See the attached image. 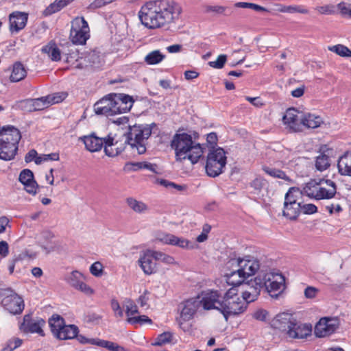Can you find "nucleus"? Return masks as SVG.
Masks as SVG:
<instances>
[{
  "label": "nucleus",
  "mask_w": 351,
  "mask_h": 351,
  "mask_svg": "<svg viewBox=\"0 0 351 351\" xmlns=\"http://www.w3.org/2000/svg\"><path fill=\"white\" fill-rule=\"evenodd\" d=\"M75 289L88 295L93 293V290L90 287L84 283L82 280L78 283L77 286H76Z\"/></svg>",
  "instance_id": "63"
},
{
  "label": "nucleus",
  "mask_w": 351,
  "mask_h": 351,
  "mask_svg": "<svg viewBox=\"0 0 351 351\" xmlns=\"http://www.w3.org/2000/svg\"><path fill=\"white\" fill-rule=\"evenodd\" d=\"M171 146L175 151L177 161L188 159L192 164H195L204 152L202 145L193 141L191 135L186 133L176 134L171 142Z\"/></svg>",
  "instance_id": "2"
},
{
  "label": "nucleus",
  "mask_w": 351,
  "mask_h": 351,
  "mask_svg": "<svg viewBox=\"0 0 351 351\" xmlns=\"http://www.w3.org/2000/svg\"><path fill=\"white\" fill-rule=\"evenodd\" d=\"M330 165V159L325 154H320L315 159V167L317 170L322 171L328 169Z\"/></svg>",
  "instance_id": "40"
},
{
  "label": "nucleus",
  "mask_w": 351,
  "mask_h": 351,
  "mask_svg": "<svg viewBox=\"0 0 351 351\" xmlns=\"http://www.w3.org/2000/svg\"><path fill=\"white\" fill-rule=\"evenodd\" d=\"M199 306L197 299L192 298L185 301L181 311L180 319L184 322L191 319Z\"/></svg>",
  "instance_id": "25"
},
{
  "label": "nucleus",
  "mask_w": 351,
  "mask_h": 351,
  "mask_svg": "<svg viewBox=\"0 0 351 351\" xmlns=\"http://www.w3.org/2000/svg\"><path fill=\"white\" fill-rule=\"evenodd\" d=\"M42 52L47 54L52 61H60L61 60V52L54 42H50L42 48Z\"/></svg>",
  "instance_id": "29"
},
{
  "label": "nucleus",
  "mask_w": 351,
  "mask_h": 351,
  "mask_svg": "<svg viewBox=\"0 0 351 351\" xmlns=\"http://www.w3.org/2000/svg\"><path fill=\"white\" fill-rule=\"evenodd\" d=\"M300 211L306 215H312L317 212V207L313 204H301Z\"/></svg>",
  "instance_id": "58"
},
{
  "label": "nucleus",
  "mask_w": 351,
  "mask_h": 351,
  "mask_svg": "<svg viewBox=\"0 0 351 351\" xmlns=\"http://www.w3.org/2000/svg\"><path fill=\"white\" fill-rule=\"evenodd\" d=\"M248 304L243 297H234L227 300H222V307L221 313L223 315L226 320L231 315L241 314L247 309Z\"/></svg>",
  "instance_id": "11"
},
{
  "label": "nucleus",
  "mask_w": 351,
  "mask_h": 351,
  "mask_svg": "<svg viewBox=\"0 0 351 351\" xmlns=\"http://www.w3.org/2000/svg\"><path fill=\"white\" fill-rule=\"evenodd\" d=\"M315 10L321 14H332L335 13L333 6L331 5L318 6Z\"/></svg>",
  "instance_id": "64"
},
{
  "label": "nucleus",
  "mask_w": 351,
  "mask_h": 351,
  "mask_svg": "<svg viewBox=\"0 0 351 351\" xmlns=\"http://www.w3.org/2000/svg\"><path fill=\"white\" fill-rule=\"evenodd\" d=\"M79 141L83 142L88 151L95 152L99 151L103 147L105 138H99L93 133L80 137Z\"/></svg>",
  "instance_id": "23"
},
{
  "label": "nucleus",
  "mask_w": 351,
  "mask_h": 351,
  "mask_svg": "<svg viewBox=\"0 0 351 351\" xmlns=\"http://www.w3.org/2000/svg\"><path fill=\"white\" fill-rule=\"evenodd\" d=\"M181 12L180 6L173 0H155L145 3L138 16L146 27L156 29L175 23Z\"/></svg>",
  "instance_id": "1"
},
{
  "label": "nucleus",
  "mask_w": 351,
  "mask_h": 351,
  "mask_svg": "<svg viewBox=\"0 0 351 351\" xmlns=\"http://www.w3.org/2000/svg\"><path fill=\"white\" fill-rule=\"evenodd\" d=\"M103 147L106 155L109 157L117 156L125 149V144L119 141L114 142V138L110 136L105 137Z\"/></svg>",
  "instance_id": "24"
},
{
  "label": "nucleus",
  "mask_w": 351,
  "mask_h": 351,
  "mask_svg": "<svg viewBox=\"0 0 351 351\" xmlns=\"http://www.w3.org/2000/svg\"><path fill=\"white\" fill-rule=\"evenodd\" d=\"M114 97L124 104H127L128 106H130L131 108L132 107L133 103L134 101L133 98L128 95L119 94L118 95H115Z\"/></svg>",
  "instance_id": "61"
},
{
  "label": "nucleus",
  "mask_w": 351,
  "mask_h": 351,
  "mask_svg": "<svg viewBox=\"0 0 351 351\" xmlns=\"http://www.w3.org/2000/svg\"><path fill=\"white\" fill-rule=\"evenodd\" d=\"M2 303L5 309L14 315L21 313L24 308V302L22 298L16 294L5 297Z\"/></svg>",
  "instance_id": "21"
},
{
  "label": "nucleus",
  "mask_w": 351,
  "mask_h": 351,
  "mask_svg": "<svg viewBox=\"0 0 351 351\" xmlns=\"http://www.w3.org/2000/svg\"><path fill=\"white\" fill-rule=\"evenodd\" d=\"M90 272L96 277L102 276L104 272V267L100 262H95L90 267Z\"/></svg>",
  "instance_id": "56"
},
{
  "label": "nucleus",
  "mask_w": 351,
  "mask_h": 351,
  "mask_svg": "<svg viewBox=\"0 0 351 351\" xmlns=\"http://www.w3.org/2000/svg\"><path fill=\"white\" fill-rule=\"evenodd\" d=\"M318 293L319 289L312 286H308L304 291V296L308 299L315 298Z\"/></svg>",
  "instance_id": "60"
},
{
  "label": "nucleus",
  "mask_w": 351,
  "mask_h": 351,
  "mask_svg": "<svg viewBox=\"0 0 351 351\" xmlns=\"http://www.w3.org/2000/svg\"><path fill=\"white\" fill-rule=\"evenodd\" d=\"M301 194L297 187H291L289 189L285 197V202L288 204H301L297 202L298 197Z\"/></svg>",
  "instance_id": "42"
},
{
  "label": "nucleus",
  "mask_w": 351,
  "mask_h": 351,
  "mask_svg": "<svg viewBox=\"0 0 351 351\" xmlns=\"http://www.w3.org/2000/svg\"><path fill=\"white\" fill-rule=\"evenodd\" d=\"M262 169L265 173L272 178L282 179L285 181H291V179L287 176L285 172L280 169L267 165H263Z\"/></svg>",
  "instance_id": "36"
},
{
  "label": "nucleus",
  "mask_w": 351,
  "mask_h": 351,
  "mask_svg": "<svg viewBox=\"0 0 351 351\" xmlns=\"http://www.w3.org/2000/svg\"><path fill=\"white\" fill-rule=\"evenodd\" d=\"M19 180L24 186V189L30 195H35L37 193L38 185L34 180L33 172L25 169L19 174Z\"/></svg>",
  "instance_id": "19"
},
{
  "label": "nucleus",
  "mask_w": 351,
  "mask_h": 351,
  "mask_svg": "<svg viewBox=\"0 0 351 351\" xmlns=\"http://www.w3.org/2000/svg\"><path fill=\"white\" fill-rule=\"evenodd\" d=\"M22 344V340L18 337H12L4 344L1 351H14Z\"/></svg>",
  "instance_id": "45"
},
{
  "label": "nucleus",
  "mask_w": 351,
  "mask_h": 351,
  "mask_svg": "<svg viewBox=\"0 0 351 351\" xmlns=\"http://www.w3.org/2000/svg\"><path fill=\"white\" fill-rule=\"evenodd\" d=\"M92 345H97L101 348H105L110 351H129L124 347L119 346L117 343L102 339H92Z\"/></svg>",
  "instance_id": "32"
},
{
  "label": "nucleus",
  "mask_w": 351,
  "mask_h": 351,
  "mask_svg": "<svg viewBox=\"0 0 351 351\" xmlns=\"http://www.w3.org/2000/svg\"><path fill=\"white\" fill-rule=\"evenodd\" d=\"M232 265L237 264L238 269L227 275V282L232 286L241 285L244 280L254 275L260 268L259 261L250 256L243 258L233 259Z\"/></svg>",
  "instance_id": "4"
},
{
  "label": "nucleus",
  "mask_w": 351,
  "mask_h": 351,
  "mask_svg": "<svg viewBox=\"0 0 351 351\" xmlns=\"http://www.w3.org/2000/svg\"><path fill=\"white\" fill-rule=\"evenodd\" d=\"M302 127L304 126L306 128H317L323 123V119L321 117L312 113L302 114Z\"/></svg>",
  "instance_id": "28"
},
{
  "label": "nucleus",
  "mask_w": 351,
  "mask_h": 351,
  "mask_svg": "<svg viewBox=\"0 0 351 351\" xmlns=\"http://www.w3.org/2000/svg\"><path fill=\"white\" fill-rule=\"evenodd\" d=\"M82 279L83 275L77 271H74L67 277L66 281L71 287L75 288Z\"/></svg>",
  "instance_id": "48"
},
{
  "label": "nucleus",
  "mask_w": 351,
  "mask_h": 351,
  "mask_svg": "<svg viewBox=\"0 0 351 351\" xmlns=\"http://www.w3.org/2000/svg\"><path fill=\"white\" fill-rule=\"evenodd\" d=\"M67 94L65 93H55L53 94L48 95L44 99L47 101V104L51 106L55 104H58L62 101L66 97Z\"/></svg>",
  "instance_id": "44"
},
{
  "label": "nucleus",
  "mask_w": 351,
  "mask_h": 351,
  "mask_svg": "<svg viewBox=\"0 0 351 351\" xmlns=\"http://www.w3.org/2000/svg\"><path fill=\"white\" fill-rule=\"evenodd\" d=\"M78 328L75 325H63L56 337L59 339H70L75 338L78 333Z\"/></svg>",
  "instance_id": "30"
},
{
  "label": "nucleus",
  "mask_w": 351,
  "mask_h": 351,
  "mask_svg": "<svg viewBox=\"0 0 351 351\" xmlns=\"http://www.w3.org/2000/svg\"><path fill=\"white\" fill-rule=\"evenodd\" d=\"M45 321L43 319H32L31 315H25L21 325V330L25 333H37L43 337L45 335L43 327Z\"/></svg>",
  "instance_id": "15"
},
{
  "label": "nucleus",
  "mask_w": 351,
  "mask_h": 351,
  "mask_svg": "<svg viewBox=\"0 0 351 351\" xmlns=\"http://www.w3.org/2000/svg\"><path fill=\"white\" fill-rule=\"evenodd\" d=\"M94 111L97 114L106 117L115 115L114 97L109 95L97 101Z\"/></svg>",
  "instance_id": "17"
},
{
  "label": "nucleus",
  "mask_w": 351,
  "mask_h": 351,
  "mask_svg": "<svg viewBox=\"0 0 351 351\" xmlns=\"http://www.w3.org/2000/svg\"><path fill=\"white\" fill-rule=\"evenodd\" d=\"M263 288H265L271 298H277L285 288V278L282 274L267 273L262 277Z\"/></svg>",
  "instance_id": "10"
},
{
  "label": "nucleus",
  "mask_w": 351,
  "mask_h": 351,
  "mask_svg": "<svg viewBox=\"0 0 351 351\" xmlns=\"http://www.w3.org/2000/svg\"><path fill=\"white\" fill-rule=\"evenodd\" d=\"M227 60V56L225 54L219 55L215 61H210L208 64L210 67L220 69L224 66Z\"/></svg>",
  "instance_id": "52"
},
{
  "label": "nucleus",
  "mask_w": 351,
  "mask_h": 351,
  "mask_svg": "<svg viewBox=\"0 0 351 351\" xmlns=\"http://www.w3.org/2000/svg\"><path fill=\"white\" fill-rule=\"evenodd\" d=\"M28 14L22 12H13L9 16L10 31L18 33L23 29L27 23Z\"/></svg>",
  "instance_id": "20"
},
{
  "label": "nucleus",
  "mask_w": 351,
  "mask_h": 351,
  "mask_svg": "<svg viewBox=\"0 0 351 351\" xmlns=\"http://www.w3.org/2000/svg\"><path fill=\"white\" fill-rule=\"evenodd\" d=\"M64 324L62 317L58 315H54L49 319V325L53 335L56 337Z\"/></svg>",
  "instance_id": "38"
},
{
  "label": "nucleus",
  "mask_w": 351,
  "mask_h": 351,
  "mask_svg": "<svg viewBox=\"0 0 351 351\" xmlns=\"http://www.w3.org/2000/svg\"><path fill=\"white\" fill-rule=\"evenodd\" d=\"M337 167L341 175L351 176V151L346 152L339 158Z\"/></svg>",
  "instance_id": "27"
},
{
  "label": "nucleus",
  "mask_w": 351,
  "mask_h": 351,
  "mask_svg": "<svg viewBox=\"0 0 351 351\" xmlns=\"http://www.w3.org/2000/svg\"><path fill=\"white\" fill-rule=\"evenodd\" d=\"M337 328L336 319L323 317L315 325L314 332L317 337H325L332 334Z\"/></svg>",
  "instance_id": "14"
},
{
  "label": "nucleus",
  "mask_w": 351,
  "mask_h": 351,
  "mask_svg": "<svg viewBox=\"0 0 351 351\" xmlns=\"http://www.w3.org/2000/svg\"><path fill=\"white\" fill-rule=\"evenodd\" d=\"M60 157L58 153H51L49 154H43L39 156L36 158V164L40 165L43 162L48 161V160H53L57 161L59 160Z\"/></svg>",
  "instance_id": "53"
},
{
  "label": "nucleus",
  "mask_w": 351,
  "mask_h": 351,
  "mask_svg": "<svg viewBox=\"0 0 351 351\" xmlns=\"http://www.w3.org/2000/svg\"><path fill=\"white\" fill-rule=\"evenodd\" d=\"M301 204L284 203L283 215L291 220H295L300 213Z\"/></svg>",
  "instance_id": "31"
},
{
  "label": "nucleus",
  "mask_w": 351,
  "mask_h": 351,
  "mask_svg": "<svg viewBox=\"0 0 351 351\" xmlns=\"http://www.w3.org/2000/svg\"><path fill=\"white\" fill-rule=\"evenodd\" d=\"M27 75L24 66L21 62H16L13 65L10 80L13 82H18L23 80Z\"/></svg>",
  "instance_id": "33"
},
{
  "label": "nucleus",
  "mask_w": 351,
  "mask_h": 351,
  "mask_svg": "<svg viewBox=\"0 0 351 351\" xmlns=\"http://www.w3.org/2000/svg\"><path fill=\"white\" fill-rule=\"evenodd\" d=\"M89 27L84 17H76L71 22L70 39L73 44L84 45L89 38Z\"/></svg>",
  "instance_id": "9"
},
{
  "label": "nucleus",
  "mask_w": 351,
  "mask_h": 351,
  "mask_svg": "<svg viewBox=\"0 0 351 351\" xmlns=\"http://www.w3.org/2000/svg\"><path fill=\"white\" fill-rule=\"evenodd\" d=\"M124 307L125 308V314L128 317L132 316L138 313V306L134 301L130 299H128L125 301Z\"/></svg>",
  "instance_id": "51"
},
{
  "label": "nucleus",
  "mask_w": 351,
  "mask_h": 351,
  "mask_svg": "<svg viewBox=\"0 0 351 351\" xmlns=\"http://www.w3.org/2000/svg\"><path fill=\"white\" fill-rule=\"evenodd\" d=\"M152 134V128L147 125H134L129 126V132L125 143L130 146L133 152L143 154L146 152V141Z\"/></svg>",
  "instance_id": "7"
},
{
  "label": "nucleus",
  "mask_w": 351,
  "mask_h": 351,
  "mask_svg": "<svg viewBox=\"0 0 351 351\" xmlns=\"http://www.w3.org/2000/svg\"><path fill=\"white\" fill-rule=\"evenodd\" d=\"M86 62L88 68H98L101 65V60L100 55L96 51H92L84 57H82V60Z\"/></svg>",
  "instance_id": "34"
},
{
  "label": "nucleus",
  "mask_w": 351,
  "mask_h": 351,
  "mask_svg": "<svg viewBox=\"0 0 351 351\" xmlns=\"http://www.w3.org/2000/svg\"><path fill=\"white\" fill-rule=\"evenodd\" d=\"M172 334L169 332H165L159 335L155 341L152 343V346H159L171 342Z\"/></svg>",
  "instance_id": "49"
},
{
  "label": "nucleus",
  "mask_w": 351,
  "mask_h": 351,
  "mask_svg": "<svg viewBox=\"0 0 351 351\" xmlns=\"http://www.w3.org/2000/svg\"><path fill=\"white\" fill-rule=\"evenodd\" d=\"M154 259V250H147L139 257L138 263L146 275H151L156 271V264Z\"/></svg>",
  "instance_id": "18"
},
{
  "label": "nucleus",
  "mask_w": 351,
  "mask_h": 351,
  "mask_svg": "<svg viewBox=\"0 0 351 351\" xmlns=\"http://www.w3.org/2000/svg\"><path fill=\"white\" fill-rule=\"evenodd\" d=\"M337 7L342 16L351 18V3L341 1L337 5Z\"/></svg>",
  "instance_id": "50"
},
{
  "label": "nucleus",
  "mask_w": 351,
  "mask_h": 351,
  "mask_svg": "<svg viewBox=\"0 0 351 351\" xmlns=\"http://www.w3.org/2000/svg\"><path fill=\"white\" fill-rule=\"evenodd\" d=\"M46 96L34 99H27L22 101L21 104L22 108H26L29 111L41 110L49 106V104H47V101L44 100Z\"/></svg>",
  "instance_id": "26"
},
{
  "label": "nucleus",
  "mask_w": 351,
  "mask_h": 351,
  "mask_svg": "<svg viewBox=\"0 0 351 351\" xmlns=\"http://www.w3.org/2000/svg\"><path fill=\"white\" fill-rule=\"evenodd\" d=\"M128 206L135 213H143L148 210V206L144 202L138 201L133 197H128L126 199Z\"/></svg>",
  "instance_id": "37"
},
{
  "label": "nucleus",
  "mask_w": 351,
  "mask_h": 351,
  "mask_svg": "<svg viewBox=\"0 0 351 351\" xmlns=\"http://www.w3.org/2000/svg\"><path fill=\"white\" fill-rule=\"evenodd\" d=\"M165 58V56L159 50H154L145 57V62L149 65L156 64L162 62Z\"/></svg>",
  "instance_id": "39"
},
{
  "label": "nucleus",
  "mask_w": 351,
  "mask_h": 351,
  "mask_svg": "<svg viewBox=\"0 0 351 351\" xmlns=\"http://www.w3.org/2000/svg\"><path fill=\"white\" fill-rule=\"evenodd\" d=\"M303 193L310 198L317 200L329 199L337 193L336 183L329 179L313 180L306 184Z\"/></svg>",
  "instance_id": "6"
},
{
  "label": "nucleus",
  "mask_w": 351,
  "mask_h": 351,
  "mask_svg": "<svg viewBox=\"0 0 351 351\" xmlns=\"http://www.w3.org/2000/svg\"><path fill=\"white\" fill-rule=\"evenodd\" d=\"M115 114L128 112L131 107L114 97Z\"/></svg>",
  "instance_id": "55"
},
{
  "label": "nucleus",
  "mask_w": 351,
  "mask_h": 351,
  "mask_svg": "<svg viewBox=\"0 0 351 351\" xmlns=\"http://www.w3.org/2000/svg\"><path fill=\"white\" fill-rule=\"evenodd\" d=\"M154 259L156 261H160L165 264L167 265H177V262L175 261L174 258L169 254H167L164 252L160 251L154 250Z\"/></svg>",
  "instance_id": "43"
},
{
  "label": "nucleus",
  "mask_w": 351,
  "mask_h": 351,
  "mask_svg": "<svg viewBox=\"0 0 351 351\" xmlns=\"http://www.w3.org/2000/svg\"><path fill=\"white\" fill-rule=\"evenodd\" d=\"M60 10H61L60 6H58V4L54 1L45 8V10L43 11V15L45 16H50Z\"/></svg>",
  "instance_id": "59"
},
{
  "label": "nucleus",
  "mask_w": 351,
  "mask_h": 351,
  "mask_svg": "<svg viewBox=\"0 0 351 351\" xmlns=\"http://www.w3.org/2000/svg\"><path fill=\"white\" fill-rule=\"evenodd\" d=\"M235 8H250L252 9L257 12H267V8L261 6L259 5L253 3H247V2H237L234 4Z\"/></svg>",
  "instance_id": "47"
},
{
  "label": "nucleus",
  "mask_w": 351,
  "mask_h": 351,
  "mask_svg": "<svg viewBox=\"0 0 351 351\" xmlns=\"http://www.w3.org/2000/svg\"><path fill=\"white\" fill-rule=\"evenodd\" d=\"M21 138L20 131L14 126L8 125L0 133V159L10 160L14 158Z\"/></svg>",
  "instance_id": "5"
},
{
  "label": "nucleus",
  "mask_w": 351,
  "mask_h": 351,
  "mask_svg": "<svg viewBox=\"0 0 351 351\" xmlns=\"http://www.w3.org/2000/svg\"><path fill=\"white\" fill-rule=\"evenodd\" d=\"M115 0H95L90 4V8L91 9H98L106 6Z\"/></svg>",
  "instance_id": "62"
},
{
  "label": "nucleus",
  "mask_w": 351,
  "mask_h": 351,
  "mask_svg": "<svg viewBox=\"0 0 351 351\" xmlns=\"http://www.w3.org/2000/svg\"><path fill=\"white\" fill-rule=\"evenodd\" d=\"M329 50L342 57H351V50L342 45H337L330 47Z\"/></svg>",
  "instance_id": "46"
},
{
  "label": "nucleus",
  "mask_w": 351,
  "mask_h": 351,
  "mask_svg": "<svg viewBox=\"0 0 351 351\" xmlns=\"http://www.w3.org/2000/svg\"><path fill=\"white\" fill-rule=\"evenodd\" d=\"M279 12L283 13H300V14H308V10L303 5H281L279 8Z\"/></svg>",
  "instance_id": "41"
},
{
  "label": "nucleus",
  "mask_w": 351,
  "mask_h": 351,
  "mask_svg": "<svg viewBox=\"0 0 351 351\" xmlns=\"http://www.w3.org/2000/svg\"><path fill=\"white\" fill-rule=\"evenodd\" d=\"M272 326L293 339H303L311 334V326L299 322L292 314L282 313L276 316Z\"/></svg>",
  "instance_id": "3"
},
{
  "label": "nucleus",
  "mask_w": 351,
  "mask_h": 351,
  "mask_svg": "<svg viewBox=\"0 0 351 351\" xmlns=\"http://www.w3.org/2000/svg\"><path fill=\"white\" fill-rule=\"evenodd\" d=\"M266 184L267 181L261 177H256L250 183L251 187H252L257 193L261 192Z\"/></svg>",
  "instance_id": "54"
},
{
  "label": "nucleus",
  "mask_w": 351,
  "mask_h": 351,
  "mask_svg": "<svg viewBox=\"0 0 351 351\" xmlns=\"http://www.w3.org/2000/svg\"><path fill=\"white\" fill-rule=\"evenodd\" d=\"M111 308L114 312V316L118 318H122L123 317V311L116 299L111 300Z\"/></svg>",
  "instance_id": "57"
},
{
  "label": "nucleus",
  "mask_w": 351,
  "mask_h": 351,
  "mask_svg": "<svg viewBox=\"0 0 351 351\" xmlns=\"http://www.w3.org/2000/svg\"><path fill=\"white\" fill-rule=\"evenodd\" d=\"M262 276H258L254 279L243 284L242 297L247 304L255 301L260 295L261 291L263 289Z\"/></svg>",
  "instance_id": "13"
},
{
  "label": "nucleus",
  "mask_w": 351,
  "mask_h": 351,
  "mask_svg": "<svg viewBox=\"0 0 351 351\" xmlns=\"http://www.w3.org/2000/svg\"><path fill=\"white\" fill-rule=\"evenodd\" d=\"M206 12H213L218 15H223L224 16H230L232 15L233 10L230 7L223 6L219 5H207L205 8Z\"/></svg>",
  "instance_id": "35"
},
{
  "label": "nucleus",
  "mask_w": 351,
  "mask_h": 351,
  "mask_svg": "<svg viewBox=\"0 0 351 351\" xmlns=\"http://www.w3.org/2000/svg\"><path fill=\"white\" fill-rule=\"evenodd\" d=\"M199 305L204 310L216 309L221 312L222 307V295L219 291L206 290L202 291L197 298Z\"/></svg>",
  "instance_id": "12"
},
{
  "label": "nucleus",
  "mask_w": 351,
  "mask_h": 351,
  "mask_svg": "<svg viewBox=\"0 0 351 351\" xmlns=\"http://www.w3.org/2000/svg\"><path fill=\"white\" fill-rule=\"evenodd\" d=\"M158 239L165 244L178 246L183 249L193 248V245L189 240L171 234H162L158 237Z\"/></svg>",
  "instance_id": "22"
},
{
  "label": "nucleus",
  "mask_w": 351,
  "mask_h": 351,
  "mask_svg": "<svg viewBox=\"0 0 351 351\" xmlns=\"http://www.w3.org/2000/svg\"><path fill=\"white\" fill-rule=\"evenodd\" d=\"M226 165V152L222 148H217L210 152L206 165V171L208 176L215 178L223 172Z\"/></svg>",
  "instance_id": "8"
},
{
  "label": "nucleus",
  "mask_w": 351,
  "mask_h": 351,
  "mask_svg": "<svg viewBox=\"0 0 351 351\" xmlns=\"http://www.w3.org/2000/svg\"><path fill=\"white\" fill-rule=\"evenodd\" d=\"M302 114L293 108L287 109L282 117L284 124L291 132H301L302 130L301 123Z\"/></svg>",
  "instance_id": "16"
}]
</instances>
